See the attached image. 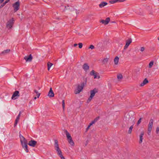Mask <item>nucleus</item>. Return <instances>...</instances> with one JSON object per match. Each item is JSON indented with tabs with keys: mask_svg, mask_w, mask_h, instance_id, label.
I'll list each match as a JSON object with an SVG mask.
<instances>
[{
	"mask_svg": "<svg viewBox=\"0 0 159 159\" xmlns=\"http://www.w3.org/2000/svg\"><path fill=\"white\" fill-rule=\"evenodd\" d=\"M10 51V50L9 49H7L4 50L1 52V54H6L9 53Z\"/></svg>",
	"mask_w": 159,
	"mask_h": 159,
	"instance_id": "obj_22",
	"label": "nucleus"
},
{
	"mask_svg": "<svg viewBox=\"0 0 159 159\" xmlns=\"http://www.w3.org/2000/svg\"><path fill=\"white\" fill-rule=\"evenodd\" d=\"M148 82V80L145 78L143 81V82L140 84V86H143L145 84Z\"/></svg>",
	"mask_w": 159,
	"mask_h": 159,
	"instance_id": "obj_17",
	"label": "nucleus"
},
{
	"mask_svg": "<svg viewBox=\"0 0 159 159\" xmlns=\"http://www.w3.org/2000/svg\"><path fill=\"white\" fill-rule=\"evenodd\" d=\"M107 4V3L105 2H102L99 5L100 8H102Z\"/></svg>",
	"mask_w": 159,
	"mask_h": 159,
	"instance_id": "obj_19",
	"label": "nucleus"
},
{
	"mask_svg": "<svg viewBox=\"0 0 159 159\" xmlns=\"http://www.w3.org/2000/svg\"><path fill=\"white\" fill-rule=\"evenodd\" d=\"M90 127L89 125H88V126L87 128V129H86V130H87L89 129V128Z\"/></svg>",
	"mask_w": 159,
	"mask_h": 159,
	"instance_id": "obj_45",
	"label": "nucleus"
},
{
	"mask_svg": "<svg viewBox=\"0 0 159 159\" xmlns=\"http://www.w3.org/2000/svg\"><path fill=\"white\" fill-rule=\"evenodd\" d=\"M83 68L86 71L89 69V66L86 63H84L83 66Z\"/></svg>",
	"mask_w": 159,
	"mask_h": 159,
	"instance_id": "obj_15",
	"label": "nucleus"
},
{
	"mask_svg": "<svg viewBox=\"0 0 159 159\" xmlns=\"http://www.w3.org/2000/svg\"><path fill=\"white\" fill-rule=\"evenodd\" d=\"M14 19L12 18L11 20H9L7 24V27L9 29H11L14 24Z\"/></svg>",
	"mask_w": 159,
	"mask_h": 159,
	"instance_id": "obj_5",
	"label": "nucleus"
},
{
	"mask_svg": "<svg viewBox=\"0 0 159 159\" xmlns=\"http://www.w3.org/2000/svg\"><path fill=\"white\" fill-rule=\"evenodd\" d=\"M110 21V18L109 17L107 18L105 20H102L100 21V22L102 24L106 25H107Z\"/></svg>",
	"mask_w": 159,
	"mask_h": 159,
	"instance_id": "obj_9",
	"label": "nucleus"
},
{
	"mask_svg": "<svg viewBox=\"0 0 159 159\" xmlns=\"http://www.w3.org/2000/svg\"><path fill=\"white\" fill-rule=\"evenodd\" d=\"M34 92H35V93H36V94H38V93H39L38 92V91L36 90H34Z\"/></svg>",
	"mask_w": 159,
	"mask_h": 159,
	"instance_id": "obj_41",
	"label": "nucleus"
},
{
	"mask_svg": "<svg viewBox=\"0 0 159 159\" xmlns=\"http://www.w3.org/2000/svg\"><path fill=\"white\" fill-rule=\"evenodd\" d=\"M118 2L117 0H111L109 1V2L111 4H114Z\"/></svg>",
	"mask_w": 159,
	"mask_h": 159,
	"instance_id": "obj_27",
	"label": "nucleus"
},
{
	"mask_svg": "<svg viewBox=\"0 0 159 159\" xmlns=\"http://www.w3.org/2000/svg\"><path fill=\"white\" fill-rule=\"evenodd\" d=\"M52 65L53 64L50 62H48V70H50V68Z\"/></svg>",
	"mask_w": 159,
	"mask_h": 159,
	"instance_id": "obj_26",
	"label": "nucleus"
},
{
	"mask_svg": "<svg viewBox=\"0 0 159 159\" xmlns=\"http://www.w3.org/2000/svg\"><path fill=\"white\" fill-rule=\"evenodd\" d=\"M37 143V142L33 140H31L29 141L28 144L30 146L34 147Z\"/></svg>",
	"mask_w": 159,
	"mask_h": 159,
	"instance_id": "obj_10",
	"label": "nucleus"
},
{
	"mask_svg": "<svg viewBox=\"0 0 159 159\" xmlns=\"http://www.w3.org/2000/svg\"><path fill=\"white\" fill-rule=\"evenodd\" d=\"M4 0H0V3H2V2L4 1Z\"/></svg>",
	"mask_w": 159,
	"mask_h": 159,
	"instance_id": "obj_43",
	"label": "nucleus"
},
{
	"mask_svg": "<svg viewBox=\"0 0 159 159\" xmlns=\"http://www.w3.org/2000/svg\"><path fill=\"white\" fill-rule=\"evenodd\" d=\"M13 6L14 8V10L15 11H16L19 9L20 7V3L19 2H16L13 5Z\"/></svg>",
	"mask_w": 159,
	"mask_h": 159,
	"instance_id": "obj_8",
	"label": "nucleus"
},
{
	"mask_svg": "<svg viewBox=\"0 0 159 159\" xmlns=\"http://www.w3.org/2000/svg\"><path fill=\"white\" fill-rule=\"evenodd\" d=\"M143 135H144L143 132H142L141 133V134H140V136H139V143H141L143 142Z\"/></svg>",
	"mask_w": 159,
	"mask_h": 159,
	"instance_id": "obj_16",
	"label": "nucleus"
},
{
	"mask_svg": "<svg viewBox=\"0 0 159 159\" xmlns=\"http://www.w3.org/2000/svg\"><path fill=\"white\" fill-rule=\"evenodd\" d=\"M54 147L55 149L57 152L58 155L60 156L61 158V159H65L64 157L63 156L59 148L58 141L57 140H54Z\"/></svg>",
	"mask_w": 159,
	"mask_h": 159,
	"instance_id": "obj_1",
	"label": "nucleus"
},
{
	"mask_svg": "<svg viewBox=\"0 0 159 159\" xmlns=\"http://www.w3.org/2000/svg\"><path fill=\"white\" fill-rule=\"evenodd\" d=\"M90 75L94 76V78L95 79H99L100 78L99 75L98 73L95 72L94 70H92L90 72Z\"/></svg>",
	"mask_w": 159,
	"mask_h": 159,
	"instance_id": "obj_6",
	"label": "nucleus"
},
{
	"mask_svg": "<svg viewBox=\"0 0 159 159\" xmlns=\"http://www.w3.org/2000/svg\"><path fill=\"white\" fill-rule=\"evenodd\" d=\"M108 59L107 58H105L103 60V62H107L108 61Z\"/></svg>",
	"mask_w": 159,
	"mask_h": 159,
	"instance_id": "obj_38",
	"label": "nucleus"
},
{
	"mask_svg": "<svg viewBox=\"0 0 159 159\" xmlns=\"http://www.w3.org/2000/svg\"><path fill=\"white\" fill-rule=\"evenodd\" d=\"M94 48V47L93 45H90V47L89 48L91 49H93Z\"/></svg>",
	"mask_w": 159,
	"mask_h": 159,
	"instance_id": "obj_33",
	"label": "nucleus"
},
{
	"mask_svg": "<svg viewBox=\"0 0 159 159\" xmlns=\"http://www.w3.org/2000/svg\"><path fill=\"white\" fill-rule=\"evenodd\" d=\"M159 132V127H157V128H156V133L157 134H158Z\"/></svg>",
	"mask_w": 159,
	"mask_h": 159,
	"instance_id": "obj_34",
	"label": "nucleus"
},
{
	"mask_svg": "<svg viewBox=\"0 0 159 159\" xmlns=\"http://www.w3.org/2000/svg\"><path fill=\"white\" fill-rule=\"evenodd\" d=\"M36 98H37V97H34V99H35V100L36 99Z\"/></svg>",
	"mask_w": 159,
	"mask_h": 159,
	"instance_id": "obj_46",
	"label": "nucleus"
},
{
	"mask_svg": "<svg viewBox=\"0 0 159 159\" xmlns=\"http://www.w3.org/2000/svg\"><path fill=\"white\" fill-rule=\"evenodd\" d=\"M40 95V93L36 94V96H37V98H39Z\"/></svg>",
	"mask_w": 159,
	"mask_h": 159,
	"instance_id": "obj_42",
	"label": "nucleus"
},
{
	"mask_svg": "<svg viewBox=\"0 0 159 159\" xmlns=\"http://www.w3.org/2000/svg\"><path fill=\"white\" fill-rule=\"evenodd\" d=\"M84 86V83H82L80 85H78L77 89L75 90V94L79 93L82 90Z\"/></svg>",
	"mask_w": 159,
	"mask_h": 159,
	"instance_id": "obj_3",
	"label": "nucleus"
},
{
	"mask_svg": "<svg viewBox=\"0 0 159 159\" xmlns=\"http://www.w3.org/2000/svg\"><path fill=\"white\" fill-rule=\"evenodd\" d=\"M97 92V91L95 89H94L90 91V95L87 101V103H88L91 101L93 97L94 96L95 93Z\"/></svg>",
	"mask_w": 159,
	"mask_h": 159,
	"instance_id": "obj_4",
	"label": "nucleus"
},
{
	"mask_svg": "<svg viewBox=\"0 0 159 159\" xmlns=\"http://www.w3.org/2000/svg\"><path fill=\"white\" fill-rule=\"evenodd\" d=\"M68 139L69 143H70V144L71 145L73 146L74 145V143L72 139V138Z\"/></svg>",
	"mask_w": 159,
	"mask_h": 159,
	"instance_id": "obj_23",
	"label": "nucleus"
},
{
	"mask_svg": "<svg viewBox=\"0 0 159 159\" xmlns=\"http://www.w3.org/2000/svg\"><path fill=\"white\" fill-rule=\"evenodd\" d=\"M79 47L80 48H81L82 47L83 44L82 43H79L78 44Z\"/></svg>",
	"mask_w": 159,
	"mask_h": 159,
	"instance_id": "obj_32",
	"label": "nucleus"
},
{
	"mask_svg": "<svg viewBox=\"0 0 159 159\" xmlns=\"http://www.w3.org/2000/svg\"><path fill=\"white\" fill-rule=\"evenodd\" d=\"M9 0H6L4 3H3L2 5L0 6V8H1L3 7L9 1Z\"/></svg>",
	"mask_w": 159,
	"mask_h": 159,
	"instance_id": "obj_24",
	"label": "nucleus"
},
{
	"mask_svg": "<svg viewBox=\"0 0 159 159\" xmlns=\"http://www.w3.org/2000/svg\"><path fill=\"white\" fill-rule=\"evenodd\" d=\"M94 124V123L93 122V121H92L89 124V126L90 127V126L91 125H92L93 124Z\"/></svg>",
	"mask_w": 159,
	"mask_h": 159,
	"instance_id": "obj_39",
	"label": "nucleus"
},
{
	"mask_svg": "<svg viewBox=\"0 0 159 159\" xmlns=\"http://www.w3.org/2000/svg\"><path fill=\"white\" fill-rule=\"evenodd\" d=\"M19 93V92L18 91H16L12 95L11 99L15 100L17 99L20 96Z\"/></svg>",
	"mask_w": 159,
	"mask_h": 159,
	"instance_id": "obj_7",
	"label": "nucleus"
},
{
	"mask_svg": "<svg viewBox=\"0 0 159 159\" xmlns=\"http://www.w3.org/2000/svg\"><path fill=\"white\" fill-rule=\"evenodd\" d=\"M133 125H132L129 128V129L128 130V133L129 134H131V132H132V129H133Z\"/></svg>",
	"mask_w": 159,
	"mask_h": 159,
	"instance_id": "obj_25",
	"label": "nucleus"
},
{
	"mask_svg": "<svg viewBox=\"0 0 159 159\" xmlns=\"http://www.w3.org/2000/svg\"><path fill=\"white\" fill-rule=\"evenodd\" d=\"M132 42V39H129L126 41L125 45V48H127L128 47L130 43Z\"/></svg>",
	"mask_w": 159,
	"mask_h": 159,
	"instance_id": "obj_14",
	"label": "nucleus"
},
{
	"mask_svg": "<svg viewBox=\"0 0 159 159\" xmlns=\"http://www.w3.org/2000/svg\"><path fill=\"white\" fill-rule=\"evenodd\" d=\"M125 0H117L118 2H122L124 1Z\"/></svg>",
	"mask_w": 159,
	"mask_h": 159,
	"instance_id": "obj_40",
	"label": "nucleus"
},
{
	"mask_svg": "<svg viewBox=\"0 0 159 159\" xmlns=\"http://www.w3.org/2000/svg\"><path fill=\"white\" fill-rule=\"evenodd\" d=\"M153 121V119H151L150 120V122L148 125V128L152 129V127Z\"/></svg>",
	"mask_w": 159,
	"mask_h": 159,
	"instance_id": "obj_18",
	"label": "nucleus"
},
{
	"mask_svg": "<svg viewBox=\"0 0 159 159\" xmlns=\"http://www.w3.org/2000/svg\"><path fill=\"white\" fill-rule=\"evenodd\" d=\"M141 119H142L141 118H140L139 119V120H138V121L137 122V125H139L140 123V122H141Z\"/></svg>",
	"mask_w": 159,
	"mask_h": 159,
	"instance_id": "obj_35",
	"label": "nucleus"
},
{
	"mask_svg": "<svg viewBox=\"0 0 159 159\" xmlns=\"http://www.w3.org/2000/svg\"><path fill=\"white\" fill-rule=\"evenodd\" d=\"M77 45H78L77 44H76V43L74 44V47H75V46H77Z\"/></svg>",
	"mask_w": 159,
	"mask_h": 159,
	"instance_id": "obj_44",
	"label": "nucleus"
},
{
	"mask_svg": "<svg viewBox=\"0 0 159 159\" xmlns=\"http://www.w3.org/2000/svg\"><path fill=\"white\" fill-rule=\"evenodd\" d=\"M151 130H152V129L148 128V135L150 134H149V133H151Z\"/></svg>",
	"mask_w": 159,
	"mask_h": 159,
	"instance_id": "obj_37",
	"label": "nucleus"
},
{
	"mask_svg": "<svg viewBox=\"0 0 159 159\" xmlns=\"http://www.w3.org/2000/svg\"><path fill=\"white\" fill-rule=\"evenodd\" d=\"M21 113V112L20 111V112L18 115L16 117V119L15 120V123L14 124V126L15 127L17 125V123L19 120L20 117V114Z\"/></svg>",
	"mask_w": 159,
	"mask_h": 159,
	"instance_id": "obj_12",
	"label": "nucleus"
},
{
	"mask_svg": "<svg viewBox=\"0 0 159 159\" xmlns=\"http://www.w3.org/2000/svg\"><path fill=\"white\" fill-rule=\"evenodd\" d=\"M154 62L153 61H151L149 64V68H151L153 65Z\"/></svg>",
	"mask_w": 159,
	"mask_h": 159,
	"instance_id": "obj_28",
	"label": "nucleus"
},
{
	"mask_svg": "<svg viewBox=\"0 0 159 159\" xmlns=\"http://www.w3.org/2000/svg\"><path fill=\"white\" fill-rule=\"evenodd\" d=\"M62 108H63V110L64 109L65 106V101L64 100H63L62 102Z\"/></svg>",
	"mask_w": 159,
	"mask_h": 159,
	"instance_id": "obj_31",
	"label": "nucleus"
},
{
	"mask_svg": "<svg viewBox=\"0 0 159 159\" xmlns=\"http://www.w3.org/2000/svg\"><path fill=\"white\" fill-rule=\"evenodd\" d=\"M65 132L68 139L71 138L70 134L66 130H65Z\"/></svg>",
	"mask_w": 159,
	"mask_h": 159,
	"instance_id": "obj_21",
	"label": "nucleus"
},
{
	"mask_svg": "<svg viewBox=\"0 0 159 159\" xmlns=\"http://www.w3.org/2000/svg\"><path fill=\"white\" fill-rule=\"evenodd\" d=\"M119 58L118 57H116L114 59L115 64L117 65L118 64L119 62Z\"/></svg>",
	"mask_w": 159,
	"mask_h": 159,
	"instance_id": "obj_20",
	"label": "nucleus"
},
{
	"mask_svg": "<svg viewBox=\"0 0 159 159\" xmlns=\"http://www.w3.org/2000/svg\"><path fill=\"white\" fill-rule=\"evenodd\" d=\"M54 93L52 90V89L51 88L48 93V96L50 97H52L54 96Z\"/></svg>",
	"mask_w": 159,
	"mask_h": 159,
	"instance_id": "obj_13",
	"label": "nucleus"
},
{
	"mask_svg": "<svg viewBox=\"0 0 159 159\" xmlns=\"http://www.w3.org/2000/svg\"><path fill=\"white\" fill-rule=\"evenodd\" d=\"M117 79L118 80H120V79H122L123 78L122 75L121 74H119L118 75H117Z\"/></svg>",
	"mask_w": 159,
	"mask_h": 159,
	"instance_id": "obj_29",
	"label": "nucleus"
},
{
	"mask_svg": "<svg viewBox=\"0 0 159 159\" xmlns=\"http://www.w3.org/2000/svg\"><path fill=\"white\" fill-rule=\"evenodd\" d=\"M144 49H145V48L143 47H141L140 48V50L142 52L144 51Z\"/></svg>",
	"mask_w": 159,
	"mask_h": 159,
	"instance_id": "obj_36",
	"label": "nucleus"
},
{
	"mask_svg": "<svg viewBox=\"0 0 159 159\" xmlns=\"http://www.w3.org/2000/svg\"><path fill=\"white\" fill-rule=\"evenodd\" d=\"M20 142L23 148L25 150L26 152H28L29 150L27 147V141L25 139L24 137L21 136H20Z\"/></svg>",
	"mask_w": 159,
	"mask_h": 159,
	"instance_id": "obj_2",
	"label": "nucleus"
},
{
	"mask_svg": "<svg viewBox=\"0 0 159 159\" xmlns=\"http://www.w3.org/2000/svg\"><path fill=\"white\" fill-rule=\"evenodd\" d=\"M24 59L26 60V61H30L32 59V57L31 54L29 56H25L24 57Z\"/></svg>",
	"mask_w": 159,
	"mask_h": 159,
	"instance_id": "obj_11",
	"label": "nucleus"
},
{
	"mask_svg": "<svg viewBox=\"0 0 159 159\" xmlns=\"http://www.w3.org/2000/svg\"><path fill=\"white\" fill-rule=\"evenodd\" d=\"M99 119V117H97L96 118H95L92 121L94 122L95 123Z\"/></svg>",
	"mask_w": 159,
	"mask_h": 159,
	"instance_id": "obj_30",
	"label": "nucleus"
}]
</instances>
